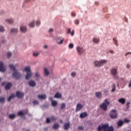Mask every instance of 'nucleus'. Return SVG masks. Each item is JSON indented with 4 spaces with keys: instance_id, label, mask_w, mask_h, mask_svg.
<instances>
[{
    "instance_id": "f3484780",
    "label": "nucleus",
    "mask_w": 131,
    "mask_h": 131,
    "mask_svg": "<svg viewBox=\"0 0 131 131\" xmlns=\"http://www.w3.org/2000/svg\"><path fill=\"white\" fill-rule=\"evenodd\" d=\"M83 107V106H82V105H81L80 103H78L76 106V111H80L81 109H82Z\"/></svg>"
},
{
    "instance_id": "473e14b6",
    "label": "nucleus",
    "mask_w": 131,
    "mask_h": 131,
    "mask_svg": "<svg viewBox=\"0 0 131 131\" xmlns=\"http://www.w3.org/2000/svg\"><path fill=\"white\" fill-rule=\"evenodd\" d=\"M52 105L53 106V107H55V106H57L58 105V103L56 101H53L52 102Z\"/></svg>"
},
{
    "instance_id": "e2e57ef3",
    "label": "nucleus",
    "mask_w": 131,
    "mask_h": 131,
    "mask_svg": "<svg viewBox=\"0 0 131 131\" xmlns=\"http://www.w3.org/2000/svg\"><path fill=\"white\" fill-rule=\"evenodd\" d=\"M128 86H129V88H131V80H130V81H129Z\"/></svg>"
},
{
    "instance_id": "f704fd0d",
    "label": "nucleus",
    "mask_w": 131,
    "mask_h": 131,
    "mask_svg": "<svg viewBox=\"0 0 131 131\" xmlns=\"http://www.w3.org/2000/svg\"><path fill=\"white\" fill-rule=\"evenodd\" d=\"M18 116H24V113L23 111H20L18 113Z\"/></svg>"
},
{
    "instance_id": "393cba45",
    "label": "nucleus",
    "mask_w": 131,
    "mask_h": 131,
    "mask_svg": "<svg viewBox=\"0 0 131 131\" xmlns=\"http://www.w3.org/2000/svg\"><path fill=\"white\" fill-rule=\"evenodd\" d=\"M24 71H25V72H31V70L30 69V67H26L25 69H24Z\"/></svg>"
},
{
    "instance_id": "5fc2aeb1",
    "label": "nucleus",
    "mask_w": 131,
    "mask_h": 131,
    "mask_svg": "<svg viewBox=\"0 0 131 131\" xmlns=\"http://www.w3.org/2000/svg\"><path fill=\"white\" fill-rule=\"evenodd\" d=\"M71 16H72V17H75V16H76V14L74 12H72Z\"/></svg>"
},
{
    "instance_id": "4be33fe9",
    "label": "nucleus",
    "mask_w": 131,
    "mask_h": 131,
    "mask_svg": "<svg viewBox=\"0 0 131 131\" xmlns=\"http://www.w3.org/2000/svg\"><path fill=\"white\" fill-rule=\"evenodd\" d=\"M54 98H58V99H60L62 98V94H60L59 92H57L55 94Z\"/></svg>"
},
{
    "instance_id": "c03bdc74",
    "label": "nucleus",
    "mask_w": 131,
    "mask_h": 131,
    "mask_svg": "<svg viewBox=\"0 0 131 131\" xmlns=\"http://www.w3.org/2000/svg\"><path fill=\"white\" fill-rule=\"evenodd\" d=\"M105 95H106V96H107V95H108V92H109V91L107 90V89H104L103 91Z\"/></svg>"
},
{
    "instance_id": "72a5a7b5",
    "label": "nucleus",
    "mask_w": 131,
    "mask_h": 131,
    "mask_svg": "<svg viewBox=\"0 0 131 131\" xmlns=\"http://www.w3.org/2000/svg\"><path fill=\"white\" fill-rule=\"evenodd\" d=\"M44 72H45V75H49V74H50V73L49 72V71L48 70V69H47V68L45 69Z\"/></svg>"
},
{
    "instance_id": "4c0bfd02",
    "label": "nucleus",
    "mask_w": 131,
    "mask_h": 131,
    "mask_svg": "<svg viewBox=\"0 0 131 131\" xmlns=\"http://www.w3.org/2000/svg\"><path fill=\"white\" fill-rule=\"evenodd\" d=\"M66 107V104L65 103H62L60 106V109H64Z\"/></svg>"
},
{
    "instance_id": "603ef678",
    "label": "nucleus",
    "mask_w": 131,
    "mask_h": 131,
    "mask_svg": "<svg viewBox=\"0 0 131 131\" xmlns=\"http://www.w3.org/2000/svg\"><path fill=\"white\" fill-rule=\"evenodd\" d=\"M124 122H125L126 123H128V122H129V120L127 119H125L124 120Z\"/></svg>"
},
{
    "instance_id": "338daca9",
    "label": "nucleus",
    "mask_w": 131,
    "mask_h": 131,
    "mask_svg": "<svg viewBox=\"0 0 131 131\" xmlns=\"http://www.w3.org/2000/svg\"><path fill=\"white\" fill-rule=\"evenodd\" d=\"M110 53H111V54H114V52L113 51V50H111L110 51Z\"/></svg>"
},
{
    "instance_id": "58836bf2",
    "label": "nucleus",
    "mask_w": 131,
    "mask_h": 131,
    "mask_svg": "<svg viewBox=\"0 0 131 131\" xmlns=\"http://www.w3.org/2000/svg\"><path fill=\"white\" fill-rule=\"evenodd\" d=\"M116 89V86L115 84L113 85V89L112 90V92H115V90Z\"/></svg>"
},
{
    "instance_id": "e433bc0d",
    "label": "nucleus",
    "mask_w": 131,
    "mask_h": 131,
    "mask_svg": "<svg viewBox=\"0 0 131 131\" xmlns=\"http://www.w3.org/2000/svg\"><path fill=\"white\" fill-rule=\"evenodd\" d=\"M11 57H12V53L11 52H8L7 53V58L8 59H10V58H11Z\"/></svg>"
},
{
    "instance_id": "a211bd4d",
    "label": "nucleus",
    "mask_w": 131,
    "mask_h": 131,
    "mask_svg": "<svg viewBox=\"0 0 131 131\" xmlns=\"http://www.w3.org/2000/svg\"><path fill=\"white\" fill-rule=\"evenodd\" d=\"M38 98L40 100H46L47 99V96L46 95H39Z\"/></svg>"
},
{
    "instance_id": "2f4dec72",
    "label": "nucleus",
    "mask_w": 131,
    "mask_h": 131,
    "mask_svg": "<svg viewBox=\"0 0 131 131\" xmlns=\"http://www.w3.org/2000/svg\"><path fill=\"white\" fill-rule=\"evenodd\" d=\"M16 117V115L14 114H10L9 115V118L10 119H14Z\"/></svg>"
},
{
    "instance_id": "9b49d317",
    "label": "nucleus",
    "mask_w": 131,
    "mask_h": 131,
    "mask_svg": "<svg viewBox=\"0 0 131 131\" xmlns=\"http://www.w3.org/2000/svg\"><path fill=\"white\" fill-rule=\"evenodd\" d=\"M64 38H62V37H57L56 38V41L58 43V45H61L62 43H63V42H64Z\"/></svg>"
},
{
    "instance_id": "4468645a",
    "label": "nucleus",
    "mask_w": 131,
    "mask_h": 131,
    "mask_svg": "<svg viewBox=\"0 0 131 131\" xmlns=\"http://www.w3.org/2000/svg\"><path fill=\"white\" fill-rule=\"evenodd\" d=\"M20 30L21 32H26L27 31V27L25 26H20Z\"/></svg>"
},
{
    "instance_id": "f8f14e48",
    "label": "nucleus",
    "mask_w": 131,
    "mask_h": 131,
    "mask_svg": "<svg viewBox=\"0 0 131 131\" xmlns=\"http://www.w3.org/2000/svg\"><path fill=\"white\" fill-rule=\"evenodd\" d=\"M16 97H17V98H19V99H21L23 98V97H24V93L17 91L16 92Z\"/></svg>"
},
{
    "instance_id": "dca6fc26",
    "label": "nucleus",
    "mask_w": 131,
    "mask_h": 131,
    "mask_svg": "<svg viewBox=\"0 0 131 131\" xmlns=\"http://www.w3.org/2000/svg\"><path fill=\"white\" fill-rule=\"evenodd\" d=\"M95 95L98 99H102V93L100 92H97L95 93Z\"/></svg>"
},
{
    "instance_id": "a18cd8bd",
    "label": "nucleus",
    "mask_w": 131,
    "mask_h": 131,
    "mask_svg": "<svg viewBox=\"0 0 131 131\" xmlns=\"http://www.w3.org/2000/svg\"><path fill=\"white\" fill-rule=\"evenodd\" d=\"M46 123H51V119H50V118H47L46 119Z\"/></svg>"
},
{
    "instance_id": "0eeeda50",
    "label": "nucleus",
    "mask_w": 131,
    "mask_h": 131,
    "mask_svg": "<svg viewBox=\"0 0 131 131\" xmlns=\"http://www.w3.org/2000/svg\"><path fill=\"white\" fill-rule=\"evenodd\" d=\"M111 73L112 76H114V78H116V79H118V77L116 76V74H117V69L116 68H112Z\"/></svg>"
},
{
    "instance_id": "aec40b11",
    "label": "nucleus",
    "mask_w": 131,
    "mask_h": 131,
    "mask_svg": "<svg viewBox=\"0 0 131 131\" xmlns=\"http://www.w3.org/2000/svg\"><path fill=\"white\" fill-rule=\"evenodd\" d=\"M86 116H88V114L85 112L82 113L80 114V118H84L85 117H86Z\"/></svg>"
},
{
    "instance_id": "c85d7f7f",
    "label": "nucleus",
    "mask_w": 131,
    "mask_h": 131,
    "mask_svg": "<svg viewBox=\"0 0 131 131\" xmlns=\"http://www.w3.org/2000/svg\"><path fill=\"white\" fill-rule=\"evenodd\" d=\"M50 120L51 121H56L57 120V118L54 116L50 117Z\"/></svg>"
},
{
    "instance_id": "6e6d98bb",
    "label": "nucleus",
    "mask_w": 131,
    "mask_h": 131,
    "mask_svg": "<svg viewBox=\"0 0 131 131\" xmlns=\"http://www.w3.org/2000/svg\"><path fill=\"white\" fill-rule=\"evenodd\" d=\"M67 33L68 34L71 33V30L70 29H68Z\"/></svg>"
},
{
    "instance_id": "052dcab7",
    "label": "nucleus",
    "mask_w": 131,
    "mask_h": 131,
    "mask_svg": "<svg viewBox=\"0 0 131 131\" xmlns=\"http://www.w3.org/2000/svg\"><path fill=\"white\" fill-rule=\"evenodd\" d=\"M33 56H35V57L38 56V53H33Z\"/></svg>"
},
{
    "instance_id": "37998d69",
    "label": "nucleus",
    "mask_w": 131,
    "mask_h": 131,
    "mask_svg": "<svg viewBox=\"0 0 131 131\" xmlns=\"http://www.w3.org/2000/svg\"><path fill=\"white\" fill-rule=\"evenodd\" d=\"M74 47V45H73V43H70L69 45V49H73V47Z\"/></svg>"
},
{
    "instance_id": "c9c22d12",
    "label": "nucleus",
    "mask_w": 131,
    "mask_h": 131,
    "mask_svg": "<svg viewBox=\"0 0 131 131\" xmlns=\"http://www.w3.org/2000/svg\"><path fill=\"white\" fill-rule=\"evenodd\" d=\"M35 76L36 78H39V77H40V74L38 72L35 73Z\"/></svg>"
},
{
    "instance_id": "f257e3e1",
    "label": "nucleus",
    "mask_w": 131,
    "mask_h": 131,
    "mask_svg": "<svg viewBox=\"0 0 131 131\" xmlns=\"http://www.w3.org/2000/svg\"><path fill=\"white\" fill-rule=\"evenodd\" d=\"M9 68L13 71L12 75L16 79H20L22 77L21 73L16 69V67L13 64H9Z\"/></svg>"
},
{
    "instance_id": "412c9836",
    "label": "nucleus",
    "mask_w": 131,
    "mask_h": 131,
    "mask_svg": "<svg viewBox=\"0 0 131 131\" xmlns=\"http://www.w3.org/2000/svg\"><path fill=\"white\" fill-rule=\"evenodd\" d=\"M118 102L119 103H121V104H122L123 105H124L125 104V99L124 98H120L118 100Z\"/></svg>"
},
{
    "instance_id": "2eb2a0df",
    "label": "nucleus",
    "mask_w": 131,
    "mask_h": 131,
    "mask_svg": "<svg viewBox=\"0 0 131 131\" xmlns=\"http://www.w3.org/2000/svg\"><path fill=\"white\" fill-rule=\"evenodd\" d=\"M33 75V74H32V72H29L27 73L26 76V79L28 80V79H30V77Z\"/></svg>"
},
{
    "instance_id": "680f3d73",
    "label": "nucleus",
    "mask_w": 131,
    "mask_h": 131,
    "mask_svg": "<svg viewBox=\"0 0 131 131\" xmlns=\"http://www.w3.org/2000/svg\"><path fill=\"white\" fill-rule=\"evenodd\" d=\"M34 1V0H26V3H27V2H32V1Z\"/></svg>"
},
{
    "instance_id": "ea45409f",
    "label": "nucleus",
    "mask_w": 131,
    "mask_h": 131,
    "mask_svg": "<svg viewBox=\"0 0 131 131\" xmlns=\"http://www.w3.org/2000/svg\"><path fill=\"white\" fill-rule=\"evenodd\" d=\"M33 104L34 105H38V104H39L38 101H37V100H36L33 101Z\"/></svg>"
},
{
    "instance_id": "bf43d9fd",
    "label": "nucleus",
    "mask_w": 131,
    "mask_h": 131,
    "mask_svg": "<svg viewBox=\"0 0 131 131\" xmlns=\"http://www.w3.org/2000/svg\"><path fill=\"white\" fill-rule=\"evenodd\" d=\"M130 65L129 64H126V68H127L128 69V68H130Z\"/></svg>"
},
{
    "instance_id": "774afa93",
    "label": "nucleus",
    "mask_w": 131,
    "mask_h": 131,
    "mask_svg": "<svg viewBox=\"0 0 131 131\" xmlns=\"http://www.w3.org/2000/svg\"><path fill=\"white\" fill-rule=\"evenodd\" d=\"M49 31H50V32H53V31H54V30H53V29H50Z\"/></svg>"
},
{
    "instance_id": "13d9d810",
    "label": "nucleus",
    "mask_w": 131,
    "mask_h": 131,
    "mask_svg": "<svg viewBox=\"0 0 131 131\" xmlns=\"http://www.w3.org/2000/svg\"><path fill=\"white\" fill-rule=\"evenodd\" d=\"M129 54L131 55V52H127L125 53V57H126V56H127V55H129Z\"/></svg>"
},
{
    "instance_id": "69168bd1",
    "label": "nucleus",
    "mask_w": 131,
    "mask_h": 131,
    "mask_svg": "<svg viewBox=\"0 0 131 131\" xmlns=\"http://www.w3.org/2000/svg\"><path fill=\"white\" fill-rule=\"evenodd\" d=\"M2 85L3 86L5 85H6V82H3L2 83Z\"/></svg>"
},
{
    "instance_id": "4d7b16f0",
    "label": "nucleus",
    "mask_w": 131,
    "mask_h": 131,
    "mask_svg": "<svg viewBox=\"0 0 131 131\" xmlns=\"http://www.w3.org/2000/svg\"><path fill=\"white\" fill-rule=\"evenodd\" d=\"M71 34L72 36H73V35H74V30H72V32H71Z\"/></svg>"
},
{
    "instance_id": "f03ea898",
    "label": "nucleus",
    "mask_w": 131,
    "mask_h": 131,
    "mask_svg": "<svg viewBox=\"0 0 131 131\" xmlns=\"http://www.w3.org/2000/svg\"><path fill=\"white\" fill-rule=\"evenodd\" d=\"M98 131H114V127L111 126L109 127V124H105L101 125L98 126Z\"/></svg>"
},
{
    "instance_id": "79ce46f5",
    "label": "nucleus",
    "mask_w": 131,
    "mask_h": 131,
    "mask_svg": "<svg viewBox=\"0 0 131 131\" xmlns=\"http://www.w3.org/2000/svg\"><path fill=\"white\" fill-rule=\"evenodd\" d=\"M0 102L1 103H4L5 102V97L0 98Z\"/></svg>"
},
{
    "instance_id": "7c9ffc66",
    "label": "nucleus",
    "mask_w": 131,
    "mask_h": 131,
    "mask_svg": "<svg viewBox=\"0 0 131 131\" xmlns=\"http://www.w3.org/2000/svg\"><path fill=\"white\" fill-rule=\"evenodd\" d=\"M93 41L95 42V43H98L99 41H100V39H99V38H94Z\"/></svg>"
},
{
    "instance_id": "de8ad7c7",
    "label": "nucleus",
    "mask_w": 131,
    "mask_h": 131,
    "mask_svg": "<svg viewBox=\"0 0 131 131\" xmlns=\"http://www.w3.org/2000/svg\"><path fill=\"white\" fill-rule=\"evenodd\" d=\"M113 40L115 42V45H116V46H118V44L117 43V39H115V38H113Z\"/></svg>"
},
{
    "instance_id": "0e129e2a",
    "label": "nucleus",
    "mask_w": 131,
    "mask_h": 131,
    "mask_svg": "<svg viewBox=\"0 0 131 131\" xmlns=\"http://www.w3.org/2000/svg\"><path fill=\"white\" fill-rule=\"evenodd\" d=\"M43 48L44 49H48V45L44 46Z\"/></svg>"
},
{
    "instance_id": "a19ab883",
    "label": "nucleus",
    "mask_w": 131,
    "mask_h": 131,
    "mask_svg": "<svg viewBox=\"0 0 131 131\" xmlns=\"http://www.w3.org/2000/svg\"><path fill=\"white\" fill-rule=\"evenodd\" d=\"M5 31V28L3 26H0V32H4Z\"/></svg>"
},
{
    "instance_id": "1a4fd4ad",
    "label": "nucleus",
    "mask_w": 131,
    "mask_h": 131,
    "mask_svg": "<svg viewBox=\"0 0 131 131\" xmlns=\"http://www.w3.org/2000/svg\"><path fill=\"white\" fill-rule=\"evenodd\" d=\"M28 84L30 86H31V88H34L36 86V82L33 80H31L29 81Z\"/></svg>"
},
{
    "instance_id": "5701e85b",
    "label": "nucleus",
    "mask_w": 131,
    "mask_h": 131,
    "mask_svg": "<svg viewBox=\"0 0 131 131\" xmlns=\"http://www.w3.org/2000/svg\"><path fill=\"white\" fill-rule=\"evenodd\" d=\"M5 21L9 24H13L14 23V20L12 18L6 19Z\"/></svg>"
},
{
    "instance_id": "423d86ee",
    "label": "nucleus",
    "mask_w": 131,
    "mask_h": 131,
    "mask_svg": "<svg viewBox=\"0 0 131 131\" xmlns=\"http://www.w3.org/2000/svg\"><path fill=\"white\" fill-rule=\"evenodd\" d=\"M127 83V80L125 78H121L120 80V84L122 88H124Z\"/></svg>"
},
{
    "instance_id": "ddd939ff",
    "label": "nucleus",
    "mask_w": 131,
    "mask_h": 131,
    "mask_svg": "<svg viewBox=\"0 0 131 131\" xmlns=\"http://www.w3.org/2000/svg\"><path fill=\"white\" fill-rule=\"evenodd\" d=\"M63 127L65 130H68L69 127H70V122L65 123L63 125Z\"/></svg>"
},
{
    "instance_id": "6ab92c4d",
    "label": "nucleus",
    "mask_w": 131,
    "mask_h": 131,
    "mask_svg": "<svg viewBox=\"0 0 131 131\" xmlns=\"http://www.w3.org/2000/svg\"><path fill=\"white\" fill-rule=\"evenodd\" d=\"M12 83H7L5 86V90H10L11 88H12Z\"/></svg>"
},
{
    "instance_id": "39448f33",
    "label": "nucleus",
    "mask_w": 131,
    "mask_h": 131,
    "mask_svg": "<svg viewBox=\"0 0 131 131\" xmlns=\"http://www.w3.org/2000/svg\"><path fill=\"white\" fill-rule=\"evenodd\" d=\"M110 116L112 119H115L118 117L117 113H116V110H112L110 114Z\"/></svg>"
},
{
    "instance_id": "49530a36",
    "label": "nucleus",
    "mask_w": 131,
    "mask_h": 131,
    "mask_svg": "<svg viewBox=\"0 0 131 131\" xmlns=\"http://www.w3.org/2000/svg\"><path fill=\"white\" fill-rule=\"evenodd\" d=\"M130 105V102H126L127 109L129 108V105Z\"/></svg>"
},
{
    "instance_id": "09e8293b",
    "label": "nucleus",
    "mask_w": 131,
    "mask_h": 131,
    "mask_svg": "<svg viewBox=\"0 0 131 131\" xmlns=\"http://www.w3.org/2000/svg\"><path fill=\"white\" fill-rule=\"evenodd\" d=\"M75 24H76V25H78V24H79V20H78V19H76L75 20Z\"/></svg>"
},
{
    "instance_id": "c756f323",
    "label": "nucleus",
    "mask_w": 131,
    "mask_h": 131,
    "mask_svg": "<svg viewBox=\"0 0 131 131\" xmlns=\"http://www.w3.org/2000/svg\"><path fill=\"white\" fill-rule=\"evenodd\" d=\"M35 22V21H32L30 24H29V26H30V27H31L32 28H33V27H34Z\"/></svg>"
},
{
    "instance_id": "9d476101",
    "label": "nucleus",
    "mask_w": 131,
    "mask_h": 131,
    "mask_svg": "<svg viewBox=\"0 0 131 131\" xmlns=\"http://www.w3.org/2000/svg\"><path fill=\"white\" fill-rule=\"evenodd\" d=\"M77 51L79 55H81L83 53H84V49L82 47H77Z\"/></svg>"
},
{
    "instance_id": "3c124183",
    "label": "nucleus",
    "mask_w": 131,
    "mask_h": 131,
    "mask_svg": "<svg viewBox=\"0 0 131 131\" xmlns=\"http://www.w3.org/2000/svg\"><path fill=\"white\" fill-rule=\"evenodd\" d=\"M36 25L37 26H39L40 25V21L39 20H38L36 22Z\"/></svg>"
},
{
    "instance_id": "864d4df0",
    "label": "nucleus",
    "mask_w": 131,
    "mask_h": 131,
    "mask_svg": "<svg viewBox=\"0 0 131 131\" xmlns=\"http://www.w3.org/2000/svg\"><path fill=\"white\" fill-rule=\"evenodd\" d=\"M78 129H80L81 130H83V127L82 126H79L78 127Z\"/></svg>"
},
{
    "instance_id": "7ed1b4c3",
    "label": "nucleus",
    "mask_w": 131,
    "mask_h": 131,
    "mask_svg": "<svg viewBox=\"0 0 131 131\" xmlns=\"http://www.w3.org/2000/svg\"><path fill=\"white\" fill-rule=\"evenodd\" d=\"M110 104V102H109L108 99H106L104 100L102 104L100 105V108H101V109H102V110H104V111H106L107 109H108V106H109Z\"/></svg>"
},
{
    "instance_id": "6e6552de",
    "label": "nucleus",
    "mask_w": 131,
    "mask_h": 131,
    "mask_svg": "<svg viewBox=\"0 0 131 131\" xmlns=\"http://www.w3.org/2000/svg\"><path fill=\"white\" fill-rule=\"evenodd\" d=\"M6 67L4 65V62L0 61V71L1 72H6Z\"/></svg>"
},
{
    "instance_id": "cd10ccee",
    "label": "nucleus",
    "mask_w": 131,
    "mask_h": 131,
    "mask_svg": "<svg viewBox=\"0 0 131 131\" xmlns=\"http://www.w3.org/2000/svg\"><path fill=\"white\" fill-rule=\"evenodd\" d=\"M60 125L58 123H55L53 125V128H54V129H58L59 128Z\"/></svg>"
},
{
    "instance_id": "b1692460",
    "label": "nucleus",
    "mask_w": 131,
    "mask_h": 131,
    "mask_svg": "<svg viewBox=\"0 0 131 131\" xmlns=\"http://www.w3.org/2000/svg\"><path fill=\"white\" fill-rule=\"evenodd\" d=\"M15 97H16V95H15L14 94H12L11 96H9L8 99V102H11V101H12V99H14V98H15Z\"/></svg>"
},
{
    "instance_id": "a878e982",
    "label": "nucleus",
    "mask_w": 131,
    "mask_h": 131,
    "mask_svg": "<svg viewBox=\"0 0 131 131\" xmlns=\"http://www.w3.org/2000/svg\"><path fill=\"white\" fill-rule=\"evenodd\" d=\"M10 32H11V33H17L18 29H17V28L12 29Z\"/></svg>"
},
{
    "instance_id": "8fccbe9b",
    "label": "nucleus",
    "mask_w": 131,
    "mask_h": 131,
    "mask_svg": "<svg viewBox=\"0 0 131 131\" xmlns=\"http://www.w3.org/2000/svg\"><path fill=\"white\" fill-rule=\"evenodd\" d=\"M75 75H76V73L72 72L71 73V76H72V77H75Z\"/></svg>"
},
{
    "instance_id": "20e7f679",
    "label": "nucleus",
    "mask_w": 131,
    "mask_h": 131,
    "mask_svg": "<svg viewBox=\"0 0 131 131\" xmlns=\"http://www.w3.org/2000/svg\"><path fill=\"white\" fill-rule=\"evenodd\" d=\"M107 60H101L100 61H95V65L96 67H100L101 66H103L104 64H106L107 63Z\"/></svg>"
},
{
    "instance_id": "bb28decb",
    "label": "nucleus",
    "mask_w": 131,
    "mask_h": 131,
    "mask_svg": "<svg viewBox=\"0 0 131 131\" xmlns=\"http://www.w3.org/2000/svg\"><path fill=\"white\" fill-rule=\"evenodd\" d=\"M117 124L119 126H122L123 125V121L120 120L117 122Z\"/></svg>"
}]
</instances>
